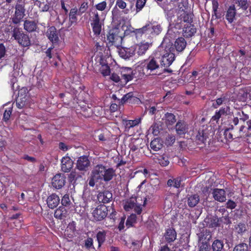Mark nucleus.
I'll return each mask as SVG.
<instances>
[{
	"label": "nucleus",
	"mask_w": 251,
	"mask_h": 251,
	"mask_svg": "<svg viewBox=\"0 0 251 251\" xmlns=\"http://www.w3.org/2000/svg\"><path fill=\"white\" fill-rule=\"evenodd\" d=\"M115 175V171L113 168H108L102 164H98L94 166L91 171L89 185L94 187L96 182L102 180L108 182L112 180Z\"/></svg>",
	"instance_id": "obj_1"
},
{
	"label": "nucleus",
	"mask_w": 251,
	"mask_h": 251,
	"mask_svg": "<svg viewBox=\"0 0 251 251\" xmlns=\"http://www.w3.org/2000/svg\"><path fill=\"white\" fill-rule=\"evenodd\" d=\"M175 50L173 45L166 46L164 49L163 53L161 55V58L159 60L160 65L165 68L164 72L171 73L173 71L170 69H167L174 61L176 58Z\"/></svg>",
	"instance_id": "obj_2"
},
{
	"label": "nucleus",
	"mask_w": 251,
	"mask_h": 251,
	"mask_svg": "<svg viewBox=\"0 0 251 251\" xmlns=\"http://www.w3.org/2000/svg\"><path fill=\"white\" fill-rule=\"evenodd\" d=\"M12 37L19 45L23 47H28L31 45L29 35L25 32L23 29L18 26L14 27L11 31Z\"/></svg>",
	"instance_id": "obj_3"
},
{
	"label": "nucleus",
	"mask_w": 251,
	"mask_h": 251,
	"mask_svg": "<svg viewBox=\"0 0 251 251\" xmlns=\"http://www.w3.org/2000/svg\"><path fill=\"white\" fill-rule=\"evenodd\" d=\"M238 115L239 116L238 117H234L232 120L231 124L234 126H237L238 124H241L239 127V132H245V128H247L249 131H251V121L249 120V116L242 111L241 113L238 112Z\"/></svg>",
	"instance_id": "obj_4"
},
{
	"label": "nucleus",
	"mask_w": 251,
	"mask_h": 251,
	"mask_svg": "<svg viewBox=\"0 0 251 251\" xmlns=\"http://www.w3.org/2000/svg\"><path fill=\"white\" fill-rule=\"evenodd\" d=\"M25 0H18L15 6V13L11 18L12 22L15 25L19 24L25 16Z\"/></svg>",
	"instance_id": "obj_5"
},
{
	"label": "nucleus",
	"mask_w": 251,
	"mask_h": 251,
	"mask_svg": "<svg viewBox=\"0 0 251 251\" xmlns=\"http://www.w3.org/2000/svg\"><path fill=\"white\" fill-rule=\"evenodd\" d=\"M107 39L110 46H114L117 48L120 47L123 40V34L118 27L110 29L107 35Z\"/></svg>",
	"instance_id": "obj_6"
},
{
	"label": "nucleus",
	"mask_w": 251,
	"mask_h": 251,
	"mask_svg": "<svg viewBox=\"0 0 251 251\" xmlns=\"http://www.w3.org/2000/svg\"><path fill=\"white\" fill-rule=\"evenodd\" d=\"M210 130L207 125H202L199 128L196 136V141L198 144L206 143L211 133Z\"/></svg>",
	"instance_id": "obj_7"
},
{
	"label": "nucleus",
	"mask_w": 251,
	"mask_h": 251,
	"mask_svg": "<svg viewBox=\"0 0 251 251\" xmlns=\"http://www.w3.org/2000/svg\"><path fill=\"white\" fill-rule=\"evenodd\" d=\"M46 36L52 45H57L60 41V32L54 26L49 27L45 33Z\"/></svg>",
	"instance_id": "obj_8"
},
{
	"label": "nucleus",
	"mask_w": 251,
	"mask_h": 251,
	"mask_svg": "<svg viewBox=\"0 0 251 251\" xmlns=\"http://www.w3.org/2000/svg\"><path fill=\"white\" fill-rule=\"evenodd\" d=\"M85 87L81 85L77 88L70 87L69 93L74 95L78 100L84 101L88 96V93L85 91Z\"/></svg>",
	"instance_id": "obj_9"
},
{
	"label": "nucleus",
	"mask_w": 251,
	"mask_h": 251,
	"mask_svg": "<svg viewBox=\"0 0 251 251\" xmlns=\"http://www.w3.org/2000/svg\"><path fill=\"white\" fill-rule=\"evenodd\" d=\"M103 25V24L100 19L99 13L98 12L94 13L91 21V25L94 35L96 36L100 35Z\"/></svg>",
	"instance_id": "obj_10"
},
{
	"label": "nucleus",
	"mask_w": 251,
	"mask_h": 251,
	"mask_svg": "<svg viewBox=\"0 0 251 251\" xmlns=\"http://www.w3.org/2000/svg\"><path fill=\"white\" fill-rule=\"evenodd\" d=\"M107 212V207L104 204H100L94 210L92 214L96 221H100L106 217Z\"/></svg>",
	"instance_id": "obj_11"
},
{
	"label": "nucleus",
	"mask_w": 251,
	"mask_h": 251,
	"mask_svg": "<svg viewBox=\"0 0 251 251\" xmlns=\"http://www.w3.org/2000/svg\"><path fill=\"white\" fill-rule=\"evenodd\" d=\"M117 49L120 56L126 60L129 59L135 54L136 48L134 46L129 48L122 47L121 45Z\"/></svg>",
	"instance_id": "obj_12"
},
{
	"label": "nucleus",
	"mask_w": 251,
	"mask_h": 251,
	"mask_svg": "<svg viewBox=\"0 0 251 251\" xmlns=\"http://www.w3.org/2000/svg\"><path fill=\"white\" fill-rule=\"evenodd\" d=\"M144 66L150 75H157L155 72L159 68L158 61L154 57L146 61Z\"/></svg>",
	"instance_id": "obj_13"
},
{
	"label": "nucleus",
	"mask_w": 251,
	"mask_h": 251,
	"mask_svg": "<svg viewBox=\"0 0 251 251\" xmlns=\"http://www.w3.org/2000/svg\"><path fill=\"white\" fill-rule=\"evenodd\" d=\"M194 15L190 12H188L184 10H182V13L177 16V24L182 25L191 24L193 22Z\"/></svg>",
	"instance_id": "obj_14"
},
{
	"label": "nucleus",
	"mask_w": 251,
	"mask_h": 251,
	"mask_svg": "<svg viewBox=\"0 0 251 251\" xmlns=\"http://www.w3.org/2000/svg\"><path fill=\"white\" fill-rule=\"evenodd\" d=\"M90 166V161L87 155L79 157L76 163V168L80 171L86 172Z\"/></svg>",
	"instance_id": "obj_15"
},
{
	"label": "nucleus",
	"mask_w": 251,
	"mask_h": 251,
	"mask_svg": "<svg viewBox=\"0 0 251 251\" xmlns=\"http://www.w3.org/2000/svg\"><path fill=\"white\" fill-rule=\"evenodd\" d=\"M66 182V177L63 174H58L54 176L52 179V185L56 189H60Z\"/></svg>",
	"instance_id": "obj_16"
},
{
	"label": "nucleus",
	"mask_w": 251,
	"mask_h": 251,
	"mask_svg": "<svg viewBox=\"0 0 251 251\" xmlns=\"http://www.w3.org/2000/svg\"><path fill=\"white\" fill-rule=\"evenodd\" d=\"M73 161L69 156H64L61 161V170L65 173L70 172L73 166Z\"/></svg>",
	"instance_id": "obj_17"
},
{
	"label": "nucleus",
	"mask_w": 251,
	"mask_h": 251,
	"mask_svg": "<svg viewBox=\"0 0 251 251\" xmlns=\"http://www.w3.org/2000/svg\"><path fill=\"white\" fill-rule=\"evenodd\" d=\"M197 31L195 26L191 24H184L182 28V34L185 38H190L193 36Z\"/></svg>",
	"instance_id": "obj_18"
},
{
	"label": "nucleus",
	"mask_w": 251,
	"mask_h": 251,
	"mask_svg": "<svg viewBox=\"0 0 251 251\" xmlns=\"http://www.w3.org/2000/svg\"><path fill=\"white\" fill-rule=\"evenodd\" d=\"M23 25L24 29L29 33L36 32L38 30V21L26 20Z\"/></svg>",
	"instance_id": "obj_19"
},
{
	"label": "nucleus",
	"mask_w": 251,
	"mask_h": 251,
	"mask_svg": "<svg viewBox=\"0 0 251 251\" xmlns=\"http://www.w3.org/2000/svg\"><path fill=\"white\" fill-rule=\"evenodd\" d=\"M60 201L59 196L56 194L53 193L48 197L47 204L50 208L53 209L58 205Z\"/></svg>",
	"instance_id": "obj_20"
},
{
	"label": "nucleus",
	"mask_w": 251,
	"mask_h": 251,
	"mask_svg": "<svg viewBox=\"0 0 251 251\" xmlns=\"http://www.w3.org/2000/svg\"><path fill=\"white\" fill-rule=\"evenodd\" d=\"M176 232L175 229L168 228L165 230L163 237L165 238V241L168 244H171L176 240Z\"/></svg>",
	"instance_id": "obj_21"
},
{
	"label": "nucleus",
	"mask_w": 251,
	"mask_h": 251,
	"mask_svg": "<svg viewBox=\"0 0 251 251\" xmlns=\"http://www.w3.org/2000/svg\"><path fill=\"white\" fill-rule=\"evenodd\" d=\"M188 130V125L182 120H179L176 125V133L179 135L185 134Z\"/></svg>",
	"instance_id": "obj_22"
},
{
	"label": "nucleus",
	"mask_w": 251,
	"mask_h": 251,
	"mask_svg": "<svg viewBox=\"0 0 251 251\" xmlns=\"http://www.w3.org/2000/svg\"><path fill=\"white\" fill-rule=\"evenodd\" d=\"M172 45H173V44ZM186 45L187 43L185 39L183 37H179L176 40L173 47H175V51L179 53L184 50Z\"/></svg>",
	"instance_id": "obj_23"
},
{
	"label": "nucleus",
	"mask_w": 251,
	"mask_h": 251,
	"mask_svg": "<svg viewBox=\"0 0 251 251\" xmlns=\"http://www.w3.org/2000/svg\"><path fill=\"white\" fill-rule=\"evenodd\" d=\"M97 199L100 202L107 203L111 201L112 194L109 191H104L98 194Z\"/></svg>",
	"instance_id": "obj_24"
},
{
	"label": "nucleus",
	"mask_w": 251,
	"mask_h": 251,
	"mask_svg": "<svg viewBox=\"0 0 251 251\" xmlns=\"http://www.w3.org/2000/svg\"><path fill=\"white\" fill-rule=\"evenodd\" d=\"M68 215V210L63 206H59L54 212V217L55 218L59 220H65Z\"/></svg>",
	"instance_id": "obj_25"
},
{
	"label": "nucleus",
	"mask_w": 251,
	"mask_h": 251,
	"mask_svg": "<svg viewBox=\"0 0 251 251\" xmlns=\"http://www.w3.org/2000/svg\"><path fill=\"white\" fill-rule=\"evenodd\" d=\"M133 74L134 77L138 79H141L150 75L144 65L143 66H137L133 71Z\"/></svg>",
	"instance_id": "obj_26"
},
{
	"label": "nucleus",
	"mask_w": 251,
	"mask_h": 251,
	"mask_svg": "<svg viewBox=\"0 0 251 251\" xmlns=\"http://www.w3.org/2000/svg\"><path fill=\"white\" fill-rule=\"evenodd\" d=\"M236 10L234 4H232L228 8L225 18L228 23L231 24L236 20Z\"/></svg>",
	"instance_id": "obj_27"
},
{
	"label": "nucleus",
	"mask_w": 251,
	"mask_h": 251,
	"mask_svg": "<svg viewBox=\"0 0 251 251\" xmlns=\"http://www.w3.org/2000/svg\"><path fill=\"white\" fill-rule=\"evenodd\" d=\"M212 194L214 199L219 202H224L226 200V192L223 189H214L213 191Z\"/></svg>",
	"instance_id": "obj_28"
},
{
	"label": "nucleus",
	"mask_w": 251,
	"mask_h": 251,
	"mask_svg": "<svg viewBox=\"0 0 251 251\" xmlns=\"http://www.w3.org/2000/svg\"><path fill=\"white\" fill-rule=\"evenodd\" d=\"M147 28L148 26L145 25L142 28L134 29L133 31H131V34L132 36H135L137 40L141 39L143 35L146 36L149 35Z\"/></svg>",
	"instance_id": "obj_29"
},
{
	"label": "nucleus",
	"mask_w": 251,
	"mask_h": 251,
	"mask_svg": "<svg viewBox=\"0 0 251 251\" xmlns=\"http://www.w3.org/2000/svg\"><path fill=\"white\" fill-rule=\"evenodd\" d=\"M139 99L133 96L132 92H129L125 95L121 99V103L124 104L125 103L132 104L139 101Z\"/></svg>",
	"instance_id": "obj_30"
},
{
	"label": "nucleus",
	"mask_w": 251,
	"mask_h": 251,
	"mask_svg": "<svg viewBox=\"0 0 251 251\" xmlns=\"http://www.w3.org/2000/svg\"><path fill=\"white\" fill-rule=\"evenodd\" d=\"M148 26V32L150 36H154L159 34L162 28L160 25H152L151 24L146 25Z\"/></svg>",
	"instance_id": "obj_31"
},
{
	"label": "nucleus",
	"mask_w": 251,
	"mask_h": 251,
	"mask_svg": "<svg viewBox=\"0 0 251 251\" xmlns=\"http://www.w3.org/2000/svg\"><path fill=\"white\" fill-rule=\"evenodd\" d=\"M68 15L70 25H76L78 20L77 16H78L77 8L76 7H74L71 8Z\"/></svg>",
	"instance_id": "obj_32"
},
{
	"label": "nucleus",
	"mask_w": 251,
	"mask_h": 251,
	"mask_svg": "<svg viewBox=\"0 0 251 251\" xmlns=\"http://www.w3.org/2000/svg\"><path fill=\"white\" fill-rule=\"evenodd\" d=\"M187 200L189 207H194L200 201V196L198 194L188 195Z\"/></svg>",
	"instance_id": "obj_33"
},
{
	"label": "nucleus",
	"mask_w": 251,
	"mask_h": 251,
	"mask_svg": "<svg viewBox=\"0 0 251 251\" xmlns=\"http://www.w3.org/2000/svg\"><path fill=\"white\" fill-rule=\"evenodd\" d=\"M137 198L135 196H132L129 199H127L124 204V208L126 211H128L130 210L133 209L137 201Z\"/></svg>",
	"instance_id": "obj_34"
},
{
	"label": "nucleus",
	"mask_w": 251,
	"mask_h": 251,
	"mask_svg": "<svg viewBox=\"0 0 251 251\" xmlns=\"http://www.w3.org/2000/svg\"><path fill=\"white\" fill-rule=\"evenodd\" d=\"M151 46V44L148 42H141L138 45L137 53L139 56L145 54Z\"/></svg>",
	"instance_id": "obj_35"
},
{
	"label": "nucleus",
	"mask_w": 251,
	"mask_h": 251,
	"mask_svg": "<svg viewBox=\"0 0 251 251\" xmlns=\"http://www.w3.org/2000/svg\"><path fill=\"white\" fill-rule=\"evenodd\" d=\"M212 18L213 19L215 17V19H220L221 18V14L218 12V9L219 8V3L218 0H212Z\"/></svg>",
	"instance_id": "obj_36"
},
{
	"label": "nucleus",
	"mask_w": 251,
	"mask_h": 251,
	"mask_svg": "<svg viewBox=\"0 0 251 251\" xmlns=\"http://www.w3.org/2000/svg\"><path fill=\"white\" fill-rule=\"evenodd\" d=\"M181 181V178L180 177L170 178L167 181V185L169 187L179 188L180 186Z\"/></svg>",
	"instance_id": "obj_37"
},
{
	"label": "nucleus",
	"mask_w": 251,
	"mask_h": 251,
	"mask_svg": "<svg viewBox=\"0 0 251 251\" xmlns=\"http://www.w3.org/2000/svg\"><path fill=\"white\" fill-rule=\"evenodd\" d=\"M233 126L232 124L229 125V127L226 128L223 132V135L226 142L231 141L233 139V135L231 131V130L233 129Z\"/></svg>",
	"instance_id": "obj_38"
},
{
	"label": "nucleus",
	"mask_w": 251,
	"mask_h": 251,
	"mask_svg": "<svg viewBox=\"0 0 251 251\" xmlns=\"http://www.w3.org/2000/svg\"><path fill=\"white\" fill-rule=\"evenodd\" d=\"M164 118L165 123L167 126H172L176 122V116L173 113L167 112Z\"/></svg>",
	"instance_id": "obj_39"
},
{
	"label": "nucleus",
	"mask_w": 251,
	"mask_h": 251,
	"mask_svg": "<svg viewBox=\"0 0 251 251\" xmlns=\"http://www.w3.org/2000/svg\"><path fill=\"white\" fill-rule=\"evenodd\" d=\"M150 147L153 151H158L162 148L163 144L161 142L160 139L155 138L151 141Z\"/></svg>",
	"instance_id": "obj_40"
},
{
	"label": "nucleus",
	"mask_w": 251,
	"mask_h": 251,
	"mask_svg": "<svg viewBox=\"0 0 251 251\" xmlns=\"http://www.w3.org/2000/svg\"><path fill=\"white\" fill-rule=\"evenodd\" d=\"M116 5L121 9H124V12L125 14H128L130 11H132V9L126 8V3L123 0H117L116 2Z\"/></svg>",
	"instance_id": "obj_41"
},
{
	"label": "nucleus",
	"mask_w": 251,
	"mask_h": 251,
	"mask_svg": "<svg viewBox=\"0 0 251 251\" xmlns=\"http://www.w3.org/2000/svg\"><path fill=\"white\" fill-rule=\"evenodd\" d=\"M224 248V243L222 240L216 239L212 244L213 251H221Z\"/></svg>",
	"instance_id": "obj_42"
},
{
	"label": "nucleus",
	"mask_w": 251,
	"mask_h": 251,
	"mask_svg": "<svg viewBox=\"0 0 251 251\" xmlns=\"http://www.w3.org/2000/svg\"><path fill=\"white\" fill-rule=\"evenodd\" d=\"M106 232L105 231H99L97 234V240L98 242V247H100L105 242Z\"/></svg>",
	"instance_id": "obj_43"
},
{
	"label": "nucleus",
	"mask_w": 251,
	"mask_h": 251,
	"mask_svg": "<svg viewBox=\"0 0 251 251\" xmlns=\"http://www.w3.org/2000/svg\"><path fill=\"white\" fill-rule=\"evenodd\" d=\"M235 3L239 9L246 11L249 7L248 0H235Z\"/></svg>",
	"instance_id": "obj_44"
},
{
	"label": "nucleus",
	"mask_w": 251,
	"mask_h": 251,
	"mask_svg": "<svg viewBox=\"0 0 251 251\" xmlns=\"http://www.w3.org/2000/svg\"><path fill=\"white\" fill-rule=\"evenodd\" d=\"M81 176L78 173L75 171H72L69 175L68 178L69 180L71 183H75L76 181L81 178Z\"/></svg>",
	"instance_id": "obj_45"
},
{
	"label": "nucleus",
	"mask_w": 251,
	"mask_h": 251,
	"mask_svg": "<svg viewBox=\"0 0 251 251\" xmlns=\"http://www.w3.org/2000/svg\"><path fill=\"white\" fill-rule=\"evenodd\" d=\"M88 9V2L83 1L79 5L78 8H77V12L78 13V16L82 15L83 13L86 12Z\"/></svg>",
	"instance_id": "obj_46"
},
{
	"label": "nucleus",
	"mask_w": 251,
	"mask_h": 251,
	"mask_svg": "<svg viewBox=\"0 0 251 251\" xmlns=\"http://www.w3.org/2000/svg\"><path fill=\"white\" fill-rule=\"evenodd\" d=\"M134 77L133 73L121 75V82L126 84L128 82L132 80Z\"/></svg>",
	"instance_id": "obj_47"
},
{
	"label": "nucleus",
	"mask_w": 251,
	"mask_h": 251,
	"mask_svg": "<svg viewBox=\"0 0 251 251\" xmlns=\"http://www.w3.org/2000/svg\"><path fill=\"white\" fill-rule=\"evenodd\" d=\"M235 229L238 234H242L246 230V226L245 224L240 223L235 226Z\"/></svg>",
	"instance_id": "obj_48"
},
{
	"label": "nucleus",
	"mask_w": 251,
	"mask_h": 251,
	"mask_svg": "<svg viewBox=\"0 0 251 251\" xmlns=\"http://www.w3.org/2000/svg\"><path fill=\"white\" fill-rule=\"evenodd\" d=\"M248 246L246 243H240L235 246L233 251H248Z\"/></svg>",
	"instance_id": "obj_49"
},
{
	"label": "nucleus",
	"mask_w": 251,
	"mask_h": 251,
	"mask_svg": "<svg viewBox=\"0 0 251 251\" xmlns=\"http://www.w3.org/2000/svg\"><path fill=\"white\" fill-rule=\"evenodd\" d=\"M100 71L104 76L109 75L110 73V69L108 64L101 66Z\"/></svg>",
	"instance_id": "obj_50"
},
{
	"label": "nucleus",
	"mask_w": 251,
	"mask_h": 251,
	"mask_svg": "<svg viewBox=\"0 0 251 251\" xmlns=\"http://www.w3.org/2000/svg\"><path fill=\"white\" fill-rule=\"evenodd\" d=\"M136 215L135 214H132L128 217L126 221L127 226H132L136 222Z\"/></svg>",
	"instance_id": "obj_51"
},
{
	"label": "nucleus",
	"mask_w": 251,
	"mask_h": 251,
	"mask_svg": "<svg viewBox=\"0 0 251 251\" xmlns=\"http://www.w3.org/2000/svg\"><path fill=\"white\" fill-rule=\"evenodd\" d=\"M136 10L138 12L144 7L147 0H136Z\"/></svg>",
	"instance_id": "obj_52"
},
{
	"label": "nucleus",
	"mask_w": 251,
	"mask_h": 251,
	"mask_svg": "<svg viewBox=\"0 0 251 251\" xmlns=\"http://www.w3.org/2000/svg\"><path fill=\"white\" fill-rule=\"evenodd\" d=\"M12 109L11 108H9L7 109H6L3 113V121L5 122H7L11 116L12 113Z\"/></svg>",
	"instance_id": "obj_53"
},
{
	"label": "nucleus",
	"mask_w": 251,
	"mask_h": 251,
	"mask_svg": "<svg viewBox=\"0 0 251 251\" xmlns=\"http://www.w3.org/2000/svg\"><path fill=\"white\" fill-rule=\"evenodd\" d=\"M220 226V218L215 217L211 219V223L210 226L212 227H216Z\"/></svg>",
	"instance_id": "obj_54"
},
{
	"label": "nucleus",
	"mask_w": 251,
	"mask_h": 251,
	"mask_svg": "<svg viewBox=\"0 0 251 251\" xmlns=\"http://www.w3.org/2000/svg\"><path fill=\"white\" fill-rule=\"evenodd\" d=\"M56 45H51V46L49 47L45 52L46 56L49 60L52 57V50L54 48Z\"/></svg>",
	"instance_id": "obj_55"
},
{
	"label": "nucleus",
	"mask_w": 251,
	"mask_h": 251,
	"mask_svg": "<svg viewBox=\"0 0 251 251\" xmlns=\"http://www.w3.org/2000/svg\"><path fill=\"white\" fill-rule=\"evenodd\" d=\"M62 205L65 206H69L70 204V200L69 196L68 194H65L61 200Z\"/></svg>",
	"instance_id": "obj_56"
},
{
	"label": "nucleus",
	"mask_w": 251,
	"mask_h": 251,
	"mask_svg": "<svg viewBox=\"0 0 251 251\" xmlns=\"http://www.w3.org/2000/svg\"><path fill=\"white\" fill-rule=\"evenodd\" d=\"M139 124V122L137 120H127L126 123V128H130L133 127L134 126L137 125Z\"/></svg>",
	"instance_id": "obj_57"
},
{
	"label": "nucleus",
	"mask_w": 251,
	"mask_h": 251,
	"mask_svg": "<svg viewBox=\"0 0 251 251\" xmlns=\"http://www.w3.org/2000/svg\"><path fill=\"white\" fill-rule=\"evenodd\" d=\"M107 3L105 1H101L95 5L96 8L99 11H103L106 7Z\"/></svg>",
	"instance_id": "obj_58"
},
{
	"label": "nucleus",
	"mask_w": 251,
	"mask_h": 251,
	"mask_svg": "<svg viewBox=\"0 0 251 251\" xmlns=\"http://www.w3.org/2000/svg\"><path fill=\"white\" fill-rule=\"evenodd\" d=\"M76 230V223L75 221L70 223L67 226V231H70L71 232L74 233Z\"/></svg>",
	"instance_id": "obj_59"
},
{
	"label": "nucleus",
	"mask_w": 251,
	"mask_h": 251,
	"mask_svg": "<svg viewBox=\"0 0 251 251\" xmlns=\"http://www.w3.org/2000/svg\"><path fill=\"white\" fill-rule=\"evenodd\" d=\"M221 115H227L230 113V108L229 106L222 107L218 111Z\"/></svg>",
	"instance_id": "obj_60"
},
{
	"label": "nucleus",
	"mask_w": 251,
	"mask_h": 251,
	"mask_svg": "<svg viewBox=\"0 0 251 251\" xmlns=\"http://www.w3.org/2000/svg\"><path fill=\"white\" fill-rule=\"evenodd\" d=\"M169 162L168 157L162 156L161 158L159 159V163L161 166H167L169 165Z\"/></svg>",
	"instance_id": "obj_61"
},
{
	"label": "nucleus",
	"mask_w": 251,
	"mask_h": 251,
	"mask_svg": "<svg viewBox=\"0 0 251 251\" xmlns=\"http://www.w3.org/2000/svg\"><path fill=\"white\" fill-rule=\"evenodd\" d=\"M97 62H99L101 66L108 64L105 56L101 55L99 57H97Z\"/></svg>",
	"instance_id": "obj_62"
},
{
	"label": "nucleus",
	"mask_w": 251,
	"mask_h": 251,
	"mask_svg": "<svg viewBox=\"0 0 251 251\" xmlns=\"http://www.w3.org/2000/svg\"><path fill=\"white\" fill-rule=\"evenodd\" d=\"M236 205V203L231 200H229L226 203V207L228 209H233Z\"/></svg>",
	"instance_id": "obj_63"
},
{
	"label": "nucleus",
	"mask_w": 251,
	"mask_h": 251,
	"mask_svg": "<svg viewBox=\"0 0 251 251\" xmlns=\"http://www.w3.org/2000/svg\"><path fill=\"white\" fill-rule=\"evenodd\" d=\"M199 251H211V250L207 243H202L200 247Z\"/></svg>",
	"instance_id": "obj_64"
}]
</instances>
